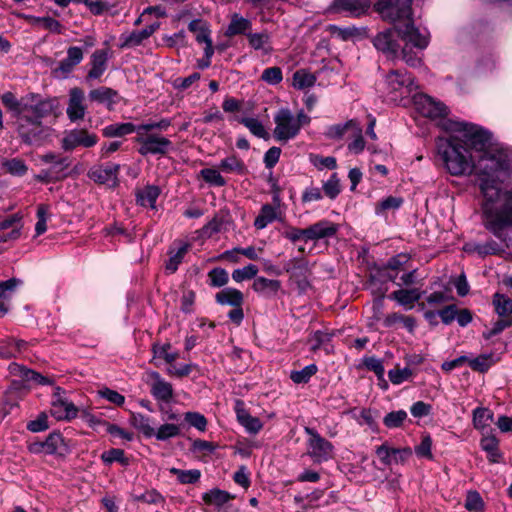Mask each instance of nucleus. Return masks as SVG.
I'll list each match as a JSON object with an SVG mask.
<instances>
[{"instance_id":"7","label":"nucleus","mask_w":512,"mask_h":512,"mask_svg":"<svg viewBox=\"0 0 512 512\" xmlns=\"http://www.w3.org/2000/svg\"><path fill=\"white\" fill-rule=\"evenodd\" d=\"M16 118V130L22 142L37 144L44 138L45 127L42 120L25 115H13Z\"/></svg>"},{"instance_id":"8","label":"nucleus","mask_w":512,"mask_h":512,"mask_svg":"<svg viewBox=\"0 0 512 512\" xmlns=\"http://www.w3.org/2000/svg\"><path fill=\"white\" fill-rule=\"evenodd\" d=\"M275 128L273 135L280 142H287L299 133L294 114L288 108H281L274 116Z\"/></svg>"},{"instance_id":"51","label":"nucleus","mask_w":512,"mask_h":512,"mask_svg":"<svg viewBox=\"0 0 512 512\" xmlns=\"http://www.w3.org/2000/svg\"><path fill=\"white\" fill-rule=\"evenodd\" d=\"M171 345L166 343L163 345H153V354L155 358H162L166 363L173 365V362L178 358L177 352H170Z\"/></svg>"},{"instance_id":"40","label":"nucleus","mask_w":512,"mask_h":512,"mask_svg":"<svg viewBox=\"0 0 512 512\" xmlns=\"http://www.w3.org/2000/svg\"><path fill=\"white\" fill-rule=\"evenodd\" d=\"M219 169L226 173H237L243 175L246 172L245 164L235 155L222 159L219 163Z\"/></svg>"},{"instance_id":"39","label":"nucleus","mask_w":512,"mask_h":512,"mask_svg":"<svg viewBox=\"0 0 512 512\" xmlns=\"http://www.w3.org/2000/svg\"><path fill=\"white\" fill-rule=\"evenodd\" d=\"M130 422L146 437H153L155 434V428L152 426L150 418L141 413H132Z\"/></svg>"},{"instance_id":"19","label":"nucleus","mask_w":512,"mask_h":512,"mask_svg":"<svg viewBox=\"0 0 512 512\" xmlns=\"http://www.w3.org/2000/svg\"><path fill=\"white\" fill-rule=\"evenodd\" d=\"M396 34V27L378 33L373 40L375 48L388 56H395L399 49Z\"/></svg>"},{"instance_id":"36","label":"nucleus","mask_w":512,"mask_h":512,"mask_svg":"<svg viewBox=\"0 0 512 512\" xmlns=\"http://www.w3.org/2000/svg\"><path fill=\"white\" fill-rule=\"evenodd\" d=\"M320 238V224L316 223L309 228L301 229V244L298 250L304 253L307 249L310 251L312 246Z\"/></svg>"},{"instance_id":"63","label":"nucleus","mask_w":512,"mask_h":512,"mask_svg":"<svg viewBox=\"0 0 512 512\" xmlns=\"http://www.w3.org/2000/svg\"><path fill=\"white\" fill-rule=\"evenodd\" d=\"M363 364L368 370L373 371L378 379H383L385 369L380 359L374 356L365 357L363 358Z\"/></svg>"},{"instance_id":"23","label":"nucleus","mask_w":512,"mask_h":512,"mask_svg":"<svg viewBox=\"0 0 512 512\" xmlns=\"http://www.w3.org/2000/svg\"><path fill=\"white\" fill-rule=\"evenodd\" d=\"M8 370L11 375L18 376L23 381L28 383L33 382L41 385H47L51 383V381L47 377L15 362L9 364Z\"/></svg>"},{"instance_id":"43","label":"nucleus","mask_w":512,"mask_h":512,"mask_svg":"<svg viewBox=\"0 0 512 512\" xmlns=\"http://www.w3.org/2000/svg\"><path fill=\"white\" fill-rule=\"evenodd\" d=\"M237 121L243 124L254 136L263 139H267L269 137L265 127L258 119L242 117L238 118Z\"/></svg>"},{"instance_id":"44","label":"nucleus","mask_w":512,"mask_h":512,"mask_svg":"<svg viewBox=\"0 0 512 512\" xmlns=\"http://www.w3.org/2000/svg\"><path fill=\"white\" fill-rule=\"evenodd\" d=\"M481 448L488 453L491 462H498L501 454L498 449V440L494 436H486L481 439Z\"/></svg>"},{"instance_id":"14","label":"nucleus","mask_w":512,"mask_h":512,"mask_svg":"<svg viewBox=\"0 0 512 512\" xmlns=\"http://www.w3.org/2000/svg\"><path fill=\"white\" fill-rule=\"evenodd\" d=\"M386 90L389 94L396 92L410 93L417 86L414 84V79L407 73L398 70H393L385 76Z\"/></svg>"},{"instance_id":"28","label":"nucleus","mask_w":512,"mask_h":512,"mask_svg":"<svg viewBox=\"0 0 512 512\" xmlns=\"http://www.w3.org/2000/svg\"><path fill=\"white\" fill-rule=\"evenodd\" d=\"M422 294L423 292L418 288L399 289L393 291L389 295V298L395 300L398 304L411 309L413 308L414 303L422 297Z\"/></svg>"},{"instance_id":"21","label":"nucleus","mask_w":512,"mask_h":512,"mask_svg":"<svg viewBox=\"0 0 512 512\" xmlns=\"http://www.w3.org/2000/svg\"><path fill=\"white\" fill-rule=\"evenodd\" d=\"M235 413L238 422L250 434H257L263 428V423L257 417L252 416L244 407V402L237 400L235 404Z\"/></svg>"},{"instance_id":"11","label":"nucleus","mask_w":512,"mask_h":512,"mask_svg":"<svg viewBox=\"0 0 512 512\" xmlns=\"http://www.w3.org/2000/svg\"><path fill=\"white\" fill-rule=\"evenodd\" d=\"M62 388L56 387L51 401V415L57 420H71L77 417V407L64 396Z\"/></svg>"},{"instance_id":"55","label":"nucleus","mask_w":512,"mask_h":512,"mask_svg":"<svg viewBox=\"0 0 512 512\" xmlns=\"http://www.w3.org/2000/svg\"><path fill=\"white\" fill-rule=\"evenodd\" d=\"M318 371V367L316 364H310L304 367L299 371H292L290 374V378L293 382L300 384L306 383L309 381L312 375H314Z\"/></svg>"},{"instance_id":"48","label":"nucleus","mask_w":512,"mask_h":512,"mask_svg":"<svg viewBox=\"0 0 512 512\" xmlns=\"http://www.w3.org/2000/svg\"><path fill=\"white\" fill-rule=\"evenodd\" d=\"M492 418L493 413L487 408L478 407L473 411V425L476 429L482 430L487 427Z\"/></svg>"},{"instance_id":"17","label":"nucleus","mask_w":512,"mask_h":512,"mask_svg":"<svg viewBox=\"0 0 512 512\" xmlns=\"http://www.w3.org/2000/svg\"><path fill=\"white\" fill-rule=\"evenodd\" d=\"M86 110L84 91L79 87L71 88L69 90V100L66 109L69 120L72 122L83 120Z\"/></svg>"},{"instance_id":"16","label":"nucleus","mask_w":512,"mask_h":512,"mask_svg":"<svg viewBox=\"0 0 512 512\" xmlns=\"http://www.w3.org/2000/svg\"><path fill=\"white\" fill-rule=\"evenodd\" d=\"M370 7L369 0H334L327 8L326 13H347L358 17L367 12Z\"/></svg>"},{"instance_id":"34","label":"nucleus","mask_w":512,"mask_h":512,"mask_svg":"<svg viewBox=\"0 0 512 512\" xmlns=\"http://www.w3.org/2000/svg\"><path fill=\"white\" fill-rule=\"evenodd\" d=\"M160 192L158 186L147 185L136 192V203L143 207L155 208V203Z\"/></svg>"},{"instance_id":"4","label":"nucleus","mask_w":512,"mask_h":512,"mask_svg":"<svg viewBox=\"0 0 512 512\" xmlns=\"http://www.w3.org/2000/svg\"><path fill=\"white\" fill-rule=\"evenodd\" d=\"M1 100L12 115L31 116V118L38 120L55 116L59 108L56 98L42 97L40 94L33 92L18 99L14 93L7 91L1 95Z\"/></svg>"},{"instance_id":"18","label":"nucleus","mask_w":512,"mask_h":512,"mask_svg":"<svg viewBox=\"0 0 512 512\" xmlns=\"http://www.w3.org/2000/svg\"><path fill=\"white\" fill-rule=\"evenodd\" d=\"M22 217L19 214L9 215L0 220V243L16 240L20 237Z\"/></svg>"},{"instance_id":"61","label":"nucleus","mask_w":512,"mask_h":512,"mask_svg":"<svg viewBox=\"0 0 512 512\" xmlns=\"http://www.w3.org/2000/svg\"><path fill=\"white\" fill-rule=\"evenodd\" d=\"M184 419L189 425L195 427L201 432H204L207 427V420L204 415L199 412H186Z\"/></svg>"},{"instance_id":"27","label":"nucleus","mask_w":512,"mask_h":512,"mask_svg":"<svg viewBox=\"0 0 512 512\" xmlns=\"http://www.w3.org/2000/svg\"><path fill=\"white\" fill-rule=\"evenodd\" d=\"M252 22L244 18L238 13L231 15L230 23L225 31V36L234 37L237 35H245L246 37L251 32Z\"/></svg>"},{"instance_id":"15","label":"nucleus","mask_w":512,"mask_h":512,"mask_svg":"<svg viewBox=\"0 0 512 512\" xmlns=\"http://www.w3.org/2000/svg\"><path fill=\"white\" fill-rule=\"evenodd\" d=\"M119 170L120 165L115 163L97 165L88 171V177L98 184L115 187L118 185Z\"/></svg>"},{"instance_id":"57","label":"nucleus","mask_w":512,"mask_h":512,"mask_svg":"<svg viewBox=\"0 0 512 512\" xmlns=\"http://www.w3.org/2000/svg\"><path fill=\"white\" fill-rule=\"evenodd\" d=\"M415 453L420 458L433 459L432 454V439L430 435H425L419 445L415 447Z\"/></svg>"},{"instance_id":"49","label":"nucleus","mask_w":512,"mask_h":512,"mask_svg":"<svg viewBox=\"0 0 512 512\" xmlns=\"http://www.w3.org/2000/svg\"><path fill=\"white\" fill-rule=\"evenodd\" d=\"M2 165L8 173L14 176H23L28 170L25 162L19 158L6 159Z\"/></svg>"},{"instance_id":"3","label":"nucleus","mask_w":512,"mask_h":512,"mask_svg":"<svg viewBox=\"0 0 512 512\" xmlns=\"http://www.w3.org/2000/svg\"><path fill=\"white\" fill-rule=\"evenodd\" d=\"M412 1L379 0L376 8L384 19L396 23L397 35L405 42V47L412 45L423 50L429 44V33H423L415 27L411 19Z\"/></svg>"},{"instance_id":"29","label":"nucleus","mask_w":512,"mask_h":512,"mask_svg":"<svg viewBox=\"0 0 512 512\" xmlns=\"http://www.w3.org/2000/svg\"><path fill=\"white\" fill-rule=\"evenodd\" d=\"M215 301L222 306H242L244 303V296L240 290L227 287L216 293Z\"/></svg>"},{"instance_id":"45","label":"nucleus","mask_w":512,"mask_h":512,"mask_svg":"<svg viewBox=\"0 0 512 512\" xmlns=\"http://www.w3.org/2000/svg\"><path fill=\"white\" fill-rule=\"evenodd\" d=\"M188 251V245L184 244L176 252H169V259L166 261L165 268L169 273L177 271L179 265L182 263L184 256Z\"/></svg>"},{"instance_id":"64","label":"nucleus","mask_w":512,"mask_h":512,"mask_svg":"<svg viewBox=\"0 0 512 512\" xmlns=\"http://www.w3.org/2000/svg\"><path fill=\"white\" fill-rule=\"evenodd\" d=\"M411 375L412 371L409 368L392 369L388 372L390 381L395 385H399L408 380Z\"/></svg>"},{"instance_id":"24","label":"nucleus","mask_w":512,"mask_h":512,"mask_svg":"<svg viewBox=\"0 0 512 512\" xmlns=\"http://www.w3.org/2000/svg\"><path fill=\"white\" fill-rule=\"evenodd\" d=\"M84 58L82 48L78 46H71L67 49V56L60 61L57 71L63 76H67L74 68L81 63Z\"/></svg>"},{"instance_id":"60","label":"nucleus","mask_w":512,"mask_h":512,"mask_svg":"<svg viewBox=\"0 0 512 512\" xmlns=\"http://www.w3.org/2000/svg\"><path fill=\"white\" fill-rule=\"evenodd\" d=\"M261 79L268 84L277 85L283 79L282 70L277 66L266 68L262 72Z\"/></svg>"},{"instance_id":"33","label":"nucleus","mask_w":512,"mask_h":512,"mask_svg":"<svg viewBox=\"0 0 512 512\" xmlns=\"http://www.w3.org/2000/svg\"><path fill=\"white\" fill-rule=\"evenodd\" d=\"M140 125H134L133 123H115L107 125L103 128L102 133L105 137H122L135 132L140 133Z\"/></svg>"},{"instance_id":"12","label":"nucleus","mask_w":512,"mask_h":512,"mask_svg":"<svg viewBox=\"0 0 512 512\" xmlns=\"http://www.w3.org/2000/svg\"><path fill=\"white\" fill-rule=\"evenodd\" d=\"M98 137L86 129H73L65 134L62 139V148L66 151H72L77 147L90 148L96 145Z\"/></svg>"},{"instance_id":"58","label":"nucleus","mask_w":512,"mask_h":512,"mask_svg":"<svg viewBox=\"0 0 512 512\" xmlns=\"http://www.w3.org/2000/svg\"><path fill=\"white\" fill-rule=\"evenodd\" d=\"M322 188L329 198H336L341 192L340 180L337 174L333 173Z\"/></svg>"},{"instance_id":"46","label":"nucleus","mask_w":512,"mask_h":512,"mask_svg":"<svg viewBox=\"0 0 512 512\" xmlns=\"http://www.w3.org/2000/svg\"><path fill=\"white\" fill-rule=\"evenodd\" d=\"M208 284L211 287H224L229 281L228 272L220 267L211 269L208 274Z\"/></svg>"},{"instance_id":"2","label":"nucleus","mask_w":512,"mask_h":512,"mask_svg":"<svg viewBox=\"0 0 512 512\" xmlns=\"http://www.w3.org/2000/svg\"><path fill=\"white\" fill-rule=\"evenodd\" d=\"M443 129L450 135L439 137L436 146L445 168L453 176L471 172L475 158L472 152L485 148L488 133L477 125L450 119L443 124Z\"/></svg>"},{"instance_id":"54","label":"nucleus","mask_w":512,"mask_h":512,"mask_svg":"<svg viewBox=\"0 0 512 512\" xmlns=\"http://www.w3.org/2000/svg\"><path fill=\"white\" fill-rule=\"evenodd\" d=\"M202 178L210 185L223 187L226 185V180L220 172L213 168H205L200 171Z\"/></svg>"},{"instance_id":"31","label":"nucleus","mask_w":512,"mask_h":512,"mask_svg":"<svg viewBox=\"0 0 512 512\" xmlns=\"http://www.w3.org/2000/svg\"><path fill=\"white\" fill-rule=\"evenodd\" d=\"M281 212L271 204L262 205L258 216L255 218L254 226L258 230L266 228L269 224L280 219Z\"/></svg>"},{"instance_id":"38","label":"nucleus","mask_w":512,"mask_h":512,"mask_svg":"<svg viewBox=\"0 0 512 512\" xmlns=\"http://www.w3.org/2000/svg\"><path fill=\"white\" fill-rule=\"evenodd\" d=\"M403 202L402 197L388 196L376 204L375 214L380 217H386L389 211L399 209Z\"/></svg>"},{"instance_id":"13","label":"nucleus","mask_w":512,"mask_h":512,"mask_svg":"<svg viewBox=\"0 0 512 512\" xmlns=\"http://www.w3.org/2000/svg\"><path fill=\"white\" fill-rule=\"evenodd\" d=\"M150 393L157 402L170 403L174 397V389L157 371L148 373Z\"/></svg>"},{"instance_id":"10","label":"nucleus","mask_w":512,"mask_h":512,"mask_svg":"<svg viewBox=\"0 0 512 512\" xmlns=\"http://www.w3.org/2000/svg\"><path fill=\"white\" fill-rule=\"evenodd\" d=\"M414 104L417 111L424 117L434 120L439 119L442 121V125L447 121L444 118L448 115V108L444 103L428 95L419 94L415 96Z\"/></svg>"},{"instance_id":"35","label":"nucleus","mask_w":512,"mask_h":512,"mask_svg":"<svg viewBox=\"0 0 512 512\" xmlns=\"http://www.w3.org/2000/svg\"><path fill=\"white\" fill-rule=\"evenodd\" d=\"M252 288L256 293L269 297L278 292L280 289V281L257 277L253 282Z\"/></svg>"},{"instance_id":"30","label":"nucleus","mask_w":512,"mask_h":512,"mask_svg":"<svg viewBox=\"0 0 512 512\" xmlns=\"http://www.w3.org/2000/svg\"><path fill=\"white\" fill-rule=\"evenodd\" d=\"M317 75L305 68L296 70L292 75L291 85L294 89L306 91L316 84Z\"/></svg>"},{"instance_id":"22","label":"nucleus","mask_w":512,"mask_h":512,"mask_svg":"<svg viewBox=\"0 0 512 512\" xmlns=\"http://www.w3.org/2000/svg\"><path fill=\"white\" fill-rule=\"evenodd\" d=\"M88 98L91 102L103 104L108 110H112L117 103L118 92L110 87L101 86L90 90Z\"/></svg>"},{"instance_id":"20","label":"nucleus","mask_w":512,"mask_h":512,"mask_svg":"<svg viewBox=\"0 0 512 512\" xmlns=\"http://www.w3.org/2000/svg\"><path fill=\"white\" fill-rule=\"evenodd\" d=\"M109 59L108 50H95L90 57V70L86 75V81L98 80L107 70V62Z\"/></svg>"},{"instance_id":"37","label":"nucleus","mask_w":512,"mask_h":512,"mask_svg":"<svg viewBox=\"0 0 512 512\" xmlns=\"http://www.w3.org/2000/svg\"><path fill=\"white\" fill-rule=\"evenodd\" d=\"M247 39L251 48L257 51H262L264 55H267L272 51L270 36L267 32H250L247 36Z\"/></svg>"},{"instance_id":"42","label":"nucleus","mask_w":512,"mask_h":512,"mask_svg":"<svg viewBox=\"0 0 512 512\" xmlns=\"http://www.w3.org/2000/svg\"><path fill=\"white\" fill-rule=\"evenodd\" d=\"M169 472L175 475L181 484H194L198 482L201 477V471L198 469L182 470L171 467Z\"/></svg>"},{"instance_id":"6","label":"nucleus","mask_w":512,"mask_h":512,"mask_svg":"<svg viewBox=\"0 0 512 512\" xmlns=\"http://www.w3.org/2000/svg\"><path fill=\"white\" fill-rule=\"evenodd\" d=\"M135 141L139 144L138 153L142 156L165 155L172 147V142L167 137L149 131H140Z\"/></svg>"},{"instance_id":"41","label":"nucleus","mask_w":512,"mask_h":512,"mask_svg":"<svg viewBox=\"0 0 512 512\" xmlns=\"http://www.w3.org/2000/svg\"><path fill=\"white\" fill-rule=\"evenodd\" d=\"M232 498L233 496H231L227 491L218 488L211 489L202 496V499L206 504L215 506H222Z\"/></svg>"},{"instance_id":"25","label":"nucleus","mask_w":512,"mask_h":512,"mask_svg":"<svg viewBox=\"0 0 512 512\" xmlns=\"http://www.w3.org/2000/svg\"><path fill=\"white\" fill-rule=\"evenodd\" d=\"M160 27L159 22L147 25L142 30H136L123 38L121 48H130L140 45L144 40L148 39Z\"/></svg>"},{"instance_id":"32","label":"nucleus","mask_w":512,"mask_h":512,"mask_svg":"<svg viewBox=\"0 0 512 512\" xmlns=\"http://www.w3.org/2000/svg\"><path fill=\"white\" fill-rule=\"evenodd\" d=\"M45 455H64L68 452V447L63 436L58 432H53L44 440Z\"/></svg>"},{"instance_id":"56","label":"nucleus","mask_w":512,"mask_h":512,"mask_svg":"<svg viewBox=\"0 0 512 512\" xmlns=\"http://www.w3.org/2000/svg\"><path fill=\"white\" fill-rule=\"evenodd\" d=\"M49 218V207L41 204L37 207V222L35 225L36 235H41L47 230V220Z\"/></svg>"},{"instance_id":"47","label":"nucleus","mask_w":512,"mask_h":512,"mask_svg":"<svg viewBox=\"0 0 512 512\" xmlns=\"http://www.w3.org/2000/svg\"><path fill=\"white\" fill-rule=\"evenodd\" d=\"M101 459L107 465L112 464L113 462H119L123 466L129 465L128 457H126L124 451L119 448H112L104 451L101 454Z\"/></svg>"},{"instance_id":"5","label":"nucleus","mask_w":512,"mask_h":512,"mask_svg":"<svg viewBox=\"0 0 512 512\" xmlns=\"http://www.w3.org/2000/svg\"><path fill=\"white\" fill-rule=\"evenodd\" d=\"M492 306L498 319L493 323L491 329L483 332L482 336L486 340L512 327V299L505 294L496 292L492 296Z\"/></svg>"},{"instance_id":"53","label":"nucleus","mask_w":512,"mask_h":512,"mask_svg":"<svg viewBox=\"0 0 512 512\" xmlns=\"http://www.w3.org/2000/svg\"><path fill=\"white\" fill-rule=\"evenodd\" d=\"M258 273V267L254 264H249L243 268L235 269L232 272V279L237 282H243L245 280H250L256 277Z\"/></svg>"},{"instance_id":"9","label":"nucleus","mask_w":512,"mask_h":512,"mask_svg":"<svg viewBox=\"0 0 512 512\" xmlns=\"http://www.w3.org/2000/svg\"><path fill=\"white\" fill-rule=\"evenodd\" d=\"M506 226L502 228L503 237L505 239H498L501 243L496 242L493 239L486 241L485 243H467L464 246V250L469 253H476L481 257L487 255H503L506 249L512 246V237H509L505 232ZM497 238V236H495Z\"/></svg>"},{"instance_id":"62","label":"nucleus","mask_w":512,"mask_h":512,"mask_svg":"<svg viewBox=\"0 0 512 512\" xmlns=\"http://www.w3.org/2000/svg\"><path fill=\"white\" fill-rule=\"evenodd\" d=\"M469 366L479 372L487 371L492 365V355H480L474 359H468Z\"/></svg>"},{"instance_id":"59","label":"nucleus","mask_w":512,"mask_h":512,"mask_svg":"<svg viewBox=\"0 0 512 512\" xmlns=\"http://www.w3.org/2000/svg\"><path fill=\"white\" fill-rule=\"evenodd\" d=\"M465 508L473 512H482L484 509V502L477 491H472L467 494L465 501Z\"/></svg>"},{"instance_id":"52","label":"nucleus","mask_w":512,"mask_h":512,"mask_svg":"<svg viewBox=\"0 0 512 512\" xmlns=\"http://www.w3.org/2000/svg\"><path fill=\"white\" fill-rule=\"evenodd\" d=\"M180 434V427L172 423H165L157 430L155 429V436L157 440L165 441L170 438L176 437Z\"/></svg>"},{"instance_id":"1","label":"nucleus","mask_w":512,"mask_h":512,"mask_svg":"<svg viewBox=\"0 0 512 512\" xmlns=\"http://www.w3.org/2000/svg\"><path fill=\"white\" fill-rule=\"evenodd\" d=\"M490 137L477 159L474 158L475 174L484 201L482 205L484 226L494 236L503 237L502 228L512 226V190L500 187L502 176L509 169L508 154L501 149L490 146Z\"/></svg>"},{"instance_id":"26","label":"nucleus","mask_w":512,"mask_h":512,"mask_svg":"<svg viewBox=\"0 0 512 512\" xmlns=\"http://www.w3.org/2000/svg\"><path fill=\"white\" fill-rule=\"evenodd\" d=\"M27 349V342L14 338H6L0 340V358L11 359L18 357Z\"/></svg>"},{"instance_id":"50","label":"nucleus","mask_w":512,"mask_h":512,"mask_svg":"<svg viewBox=\"0 0 512 512\" xmlns=\"http://www.w3.org/2000/svg\"><path fill=\"white\" fill-rule=\"evenodd\" d=\"M407 417L408 414L405 410L392 411L383 418V424L390 429L399 428Z\"/></svg>"}]
</instances>
